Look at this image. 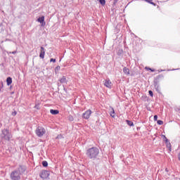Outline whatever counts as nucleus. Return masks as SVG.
I'll list each match as a JSON object with an SVG mask.
<instances>
[{
  "label": "nucleus",
  "mask_w": 180,
  "mask_h": 180,
  "mask_svg": "<svg viewBox=\"0 0 180 180\" xmlns=\"http://www.w3.org/2000/svg\"><path fill=\"white\" fill-rule=\"evenodd\" d=\"M50 113H51V115H58V113H60V111H58V110L51 109Z\"/></svg>",
  "instance_id": "nucleus-11"
},
{
  "label": "nucleus",
  "mask_w": 180,
  "mask_h": 180,
  "mask_svg": "<svg viewBox=\"0 0 180 180\" xmlns=\"http://www.w3.org/2000/svg\"><path fill=\"white\" fill-rule=\"evenodd\" d=\"M123 54V49H120L117 52L118 56H122Z\"/></svg>",
  "instance_id": "nucleus-24"
},
{
  "label": "nucleus",
  "mask_w": 180,
  "mask_h": 180,
  "mask_svg": "<svg viewBox=\"0 0 180 180\" xmlns=\"http://www.w3.org/2000/svg\"><path fill=\"white\" fill-rule=\"evenodd\" d=\"M86 155L89 160H96L99 155V148L91 147L86 150Z\"/></svg>",
  "instance_id": "nucleus-2"
},
{
  "label": "nucleus",
  "mask_w": 180,
  "mask_h": 180,
  "mask_svg": "<svg viewBox=\"0 0 180 180\" xmlns=\"http://www.w3.org/2000/svg\"><path fill=\"white\" fill-rule=\"evenodd\" d=\"M91 115H92V110H87L84 113L82 114V118L88 120V119L91 117Z\"/></svg>",
  "instance_id": "nucleus-7"
},
{
  "label": "nucleus",
  "mask_w": 180,
  "mask_h": 180,
  "mask_svg": "<svg viewBox=\"0 0 180 180\" xmlns=\"http://www.w3.org/2000/svg\"><path fill=\"white\" fill-rule=\"evenodd\" d=\"M110 117H115V109L113 108H112V111L110 112Z\"/></svg>",
  "instance_id": "nucleus-19"
},
{
  "label": "nucleus",
  "mask_w": 180,
  "mask_h": 180,
  "mask_svg": "<svg viewBox=\"0 0 180 180\" xmlns=\"http://www.w3.org/2000/svg\"><path fill=\"white\" fill-rule=\"evenodd\" d=\"M98 1L101 4V5H102V6H105V5H106V1L105 0H98Z\"/></svg>",
  "instance_id": "nucleus-17"
},
{
  "label": "nucleus",
  "mask_w": 180,
  "mask_h": 180,
  "mask_svg": "<svg viewBox=\"0 0 180 180\" xmlns=\"http://www.w3.org/2000/svg\"><path fill=\"white\" fill-rule=\"evenodd\" d=\"M68 120H70V122H74V117H72V115H69Z\"/></svg>",
  "instance_id": "nucleus-21"
},
{
  "label": "nucleus",
  "mask_w": 180,
  "mask_h": 180,
  "mask_svg": "<svg viewBox=\"0 0 180 180\" xmlns=\"http://www.w3.org/2000/svg\"><path fill=\"white\" fill-rule=\"evenodd\" d=\"M60 86V83H58V86Z\"/></svg>",
  "instance_id": "nucleus-34"
},
{
  "label": "nucleus",
  "mask_w": 180,
  "mask_h": 180,
  "mask_svg": "<svg viewBox=\"0 0 180 180\" xmlns=\"http://www.w3.org/2000/svg\"><path fill=\"white\" fill-rule=\"evenodd\" d=\"M50 62H51V63H56V59H54V58H51Z\"/></svg>",
  "instance_id": "nucleus-29"
},
{
  "label": "nucleus",
  "mask_w": 180,
  "mask_h": 180,
  "mask_svg": "<svg viewBox=\"0 0 180 180\" xmlns=\"http://www.w3.org/2000/svg\"><path fill=\"white\" fill-rule=\"evenodd\" d=\"M61 70V67L58 65L57 67L55 68V74H58V71Z\"/></svg>",
  "instance_id": "nucleus-16"
},
{
  "label": "nucleus",
  "mask_w": 180,
  "mask_h": 180,
  "mask_svg": "<svg viewBox=\"0 0 180 180\" xmlns=\"http://www.w3.org/2000/svg\"><path fill=\"white\" fill-rule=\"evenodd\" d=\"M104 85L105 86L110 89V88H112V82H110L109 79H106L104 83Z\"/></svg>",
  "instance_id": "nucleus-9"
},
{
  "label": "nucleus",
  "mask_w": 180,
  "mask_h": 180,
  "mask_svg": "<svg viewBox=\"0 0 180 180\" xmlns=\"http://www.w3.org/2000/svg\"><path fill=\"white\" fill-rule=\"evenodd\" d=\"M162 137L163 138L164 141H165V143H168V139H167V136H165V135H162Z\"/></svg>",
  "instance_id": "nucleus-23"
},
{
  "label": "nucleus",
  "mask_w": 180,
  "mask_h": 180,
  "mask_svg": "<svg viewBox=\"0 0 180 180\" xmlns=\"http://www.w3.org/2000/svg\"><path fill=\"white\" fill-rule=\"evenodd\" d=\"M2 88H4V82H1V85L0 86L1 90L2 89Z\"/></svg>",
  "instance_id": "nucleus-32"
},
{
  "label": "nucleus",
  "mask_w": 180,
  "mask_h": 180,
  "mask_svg": "<svg viewBox=\"0 0 180 180\" xmlns=\"http://www.w3.org/2000/svg\"><path fill=\"white\" fill-rule=\"evenodd\" d=\"M158 124H159L160 126H161V124H164V122L161 120H159L157 121Z\"/></svg>",
  "instance_id": "nucleus-22"
},
{
  "label": "nucleus",
  "mask_w": 180,
  "mask_h": 180,
  "mask_svg": "<svg viewBox=\"0 0 180 180\" xmlns=\"http://www.w3.org/2000/svg\"><path fill=\"white\" fill-rule=\"evenodd\" d=\"M118 1H119V0H114L113 5H116Z\"/></svg>",
  "instance_id": "nucleus-30"
},
{
  "label": "nucleus",
  "mask_w": 180,
  "mask_h": 180,
  "mask_svg": "<svg viewBox=\"0 0 180 180\" xmlns=\"http://www.w3.org/2000/svg\"><path fill=\"white\" fill-rule=\"evenodd\" d=\"M123 72H124L126 74V75H129V74H130V70H129V68L124 67L123 68Z\"/></svg>",
  "instance_id": "nucleus-13"
},
{
  "label": "nucleus",
  "mask_w": 180,
  "mask_h": 180,
  "mask_svg": "<svg viewBox=\"0 0 180 180\" xmlns=\"http://www.w3.org/2000/svg\"><path fill=\"white\" fill-rule=\"evenodd\" d=\"M60 84H67V77L65 76H63L62 78L59 79Z\"/></svg>",
  "instance_id": "nucleus-10"
},
{
  "label": "nucleus",
  "mask_w": 180,
  "mask_h": 180,
  "mask_svg": "<svg viewBox=\"0 0 180 180\" xmlns=\"http://www.w3.org/2000/svg\"><path fill=\"white\" fill-rule=\"evenodd\" d=\"M37 21H38L39 23H44V16L39 17V18L37 19Z\"/></svg>",
  "instance_id": "nucleus-14"
},
{
  "label": "nucleus",
  "mask_w": 180,
  "mask_h": 180,
  "mask_svg": "<svg viewBox=\"0 0 180 180\" xmlns=\"http://www.w3.org/2000/svg\"><path fill=\"white\" fill-rule=\"evenodd\" d=\"M146 68V70H149V71H151V72H154V71H155V70L151 69L150 68Z\"/></svg>",
  "instance_id": "nucleus-28"
},
{
  "label": "nucleus",
  "mask_w": 180,
  "mask_h": 180,
  "mask_svg": "<svg viewBox=\"0 0 180 180\" xmlns=\"http://www.w3.org/2000/svg\"><path fill=\"white\" fill-rule=\"evenodd\" d=\"M6 84H7L8 86H9V85H11V84H12V77H7Z\"/></svg>",
  "instance_id": "nucleus-12"
},
{
  "label": "nucleus",
  "mask_w": 180,
  "mask_h": 180,
  "mask_svg": "<svg viewBox=\"0 0 180 180\" xmlns=\"http://www.w3.org/2000/svg\"><path fill=\"white\" fill-rule=\"evenodd\" d=\"M148 4H150V5H153V6H157V4L153 2V0H150V2H148Z\"/></svg>",
  "instance_id": "nucleus-25"
},
{
  "label": "nucleus",
  "mask_w": 180,
  "mask_h": 180,
  "mask_svg": "<svg viewBox=\"0 0 180 180\" xmlns=\"http://www.w3.org/2000/svg\"><path fill=\"white\" fill-rule=\"evenodd\" d=\"M49 176H50V172H49V171H47V170H43V171L41 172V173L39 174V176H41V178L42 179H47Z\"/></svg>",
  "instance_id": "nucleus-6"
},
{
  "label": "nucleus",
  "mask_w": 180,
  "mask_h": 180,
  "mask_svg": "<svg viewBox=\"0 0 180 180\" xmlns=\"http://www.w3.org/2000/svg\"><path fill=\"white\" fill-rule=\"evenodd\" d=\"M35 133L38 137H42L46 134V129L43 127H38L35 131Z\"/></svg>",
  "instance_id": "nucleus-4"
},
{
  "label": "nucleus",
  "mask_w": 180,
  "mask_h": 180,
  "mask_svg": "<svg viewBox=\"0 0 180 180\" xmlns=\"http://www.w3.org/2000/svg\"><path fill=\"white\" fill-rule=\"evenodd\" d=\"M45 54H46V49L43 46H41L40 53H39L40 58H42V59L44 58Z\"/></svg>",
  "instance_id": "nucleus-8"
},
{
  "label": "nucleus",
  "mask_w": 180,
  "mask_h": 180,
  "mask_svg": "<svg viewBox=\"0 0 180 180\" xmlns=\"http://www.w3.org/2000/svg\"><path fill=\"white\" fill-rule=\"evenodd\" d=\"M126 123L128 124V126L133 127L134 126V123L131 122V120H127Z\"/></svg>",
  "instance_id": "nucleus-15"
},
{
  "label": "nucleus",
  "mask_w": 180,
  "mask_h": 180,
  "mask_svg": "<svg viewBox=\"0 0 180 180\" xmlns=\"http://www.w3.org/2000/svg\"><path fill=\"white\" fill-rule=\"evenodd\" d=\"M148 94H149V95H150V96H154V94L153 93V91L150 90V91H148Z\"/></svg>",
  "instance_id": "nucleus-27"
},
{
  "label": "nucleus",
  "mask_w": 180,
  "mask_h": 180,
  "mask_svg": "<svg viewBox=\"0 0 180 180\" xmlns=\"http://www.w3.org/2000/svg\"><path fill=\"white\" fill-rule=\"evenodd\" d=\"M9 54H16V51H13L12 52H9Z\"/></svg>",
  "instance_id": "nucleus-31"
},
{
  "label": "nucleus",
  "mask_w": 180,
  "mask_h": 180,
  "mask_svg": "<svg viewBox=\"0 0 180 180\" xmlns=\"http://www.w3.org/2000/svg\"><path fill=\"white\" fill-rule=\"evenodd\" d=\"M167 148H169V151H171V143H169V141H167V143H165Z\"/></svg>",
  "instance_id": "nucleus-18"
},
{
  "label": "nucleus",
  "mask_w": 180,
  "mask_h": 180,
  "mask_svg": "<svg viewBox=\"0 0 180 180\" xmlns=\"http://www.w3.org/2000/svg\"><path fill=\"white\" fill-rule=\"evenodd\" d=\"M0 137L3 141H9L11 139H12V134H11V132H9L8 129H4L1 131Z\"/></svg>",
  "instance_id": "nucleus-3"
},
{
  "label": "nucleus",
  "mask_w": 180,
  "mask_h": 180,
  "mask_svg": "<svg viewBox=\"0 0 180 180\" xmlns=\"http://www.w3.org/2000/svg\"><path fill=\"white\" fill-rule=\"evenodd\" d=\"M63 89H64V91H67V89H66L65 87L63 88Z\"/></svg>",
  "instance_id": "nucleus-35"
},
{
  "label": "nucleus",
  "mask_w": 180,
  "mask_h": 180,
  "mask_svg": "<svg viewBox=\"0 0 180 180\" xmlns=\"http://www.w3.org/2000/svg\"><path fill=\"white\" fill-rule=\"evenodd\" d=\"M153 119H154L155 122H158V116L157 115H154Z\"/></svg>",
  "instance_id": "nucleus-26"
},
{
  "label": "nucleus",
  "mask_w": 180,
  "mask_h": 180,
  "mask_svg": "<svg viewBox=\"0 0 180 180\" xmlns=\"http://www.w3.org/2000/svg\"><path fill=\"white\" fill-rule=\"evenodd\" d=\"M26 171V167L23 165H20L17 169L11 172L10 174V178L11 180H20L22 174Z\"/></svg>",
  "instance_id": "nucleus-1"
},
{
  "label": "nucleus",
  "mask_w": 180,
  "mask_h": 180,
  "mask_svg": "<svg viewBox=\"0 0 180 180\" xmlns=\"http://www.w3.org/2000/svg\"><path fill=\"white\" fill-rule=\"evenodd\" d=\"M0 92H1V89H0Z\"/></svg>",
  "instance_id": "nucleus-37"
},
{
  "label": "nucleus",
  "mask_w": 180,
  "mask_h": 180,
  "mask_svg": "<svg viewBox=\"0 0 180 180\" xmlns=\"http://www.w3.org/2000/svg\"><path fill=\"white\" fill-rule=\"evenodd\" d=\"M42 165H43V167H48L49 166V163L47 162V161H46V160H44V161H42Z\"/></svg>",
  "instance_id": "nucleus-20"
},
{
  "label": "nucleus",
  "mask_w": 180,
  "mask_h": 180,
  "mask_svg": "<svg viewBox=\"0 0 180 180\" xmlns=\"http://www.w3.org/2000/svg\"><path fill=\"white\" fill-rule=\"evenodd\" d=\"M159 79H160V76H158L153 82V85L155 86V91H158V94H160L161 93V89L160 88V84H158L159 82H160L158 81Z\"/></svg>",
  "instance_id": "nucleus-5"
},
{
  "label": "nucleus",
  "mask_w": 180,
  "mask_h": 180,
  "mask_svg": "<svg viewBox=\"0 0 180 180\" xmlns=\"http://www.w3.org/2000/svg\"><path fill=\"white\" fill-rule=\"evenodd\" d=\"M165 171L168 172V169H166Z\"/></svg>",
  "instance_id": "nucleus-36"
},
{
  "label": "nucleus",
  "mask_w": 180,
  "mask_h": 180,
  "mask_svg": "<svg viewBox=\"0 0 180 180\" xmlns=\"http://www.w3.org/2000/svg\"><path fill=\"white\" fill-rule=\"evenodd\" d=\"M16 114H17L16 111L12 113L13 116H16Z\"/></svg>",
  "instance_id": "nucleus-33"
}]
</instances>
